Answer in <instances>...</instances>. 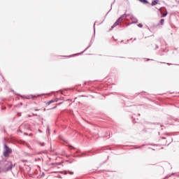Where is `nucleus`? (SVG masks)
Here are the masks:
<instances>
[{
    "mask_svg": "<svg viewBox=\"0 0 179 179\" xmlns=\"http://www.w3.org/2000/svg\"><path fill=\"white\" fill-rule=\"evenodd\" d=\"M163 135H165L166 136H169V135H170L169 133H165Z\"/></svg>",
    "mask_w": 179,
    "mask_h": 179,
    "instance_id": "obj_30",
    "label": "nucleus"
},
{
    "mask_svg": "<svg viewBox=\"0 0 179 179\" xmlns=\"http://www.w3.org/2000/svg\"><path fill=\"white\" fill-rule=\"evenodd\" d=\"M134 41H136V38H134Z\"/></svg>",
    "mask_w": 179,
    "mask_h": 179,
    "instance_id": "obj_45",
    "label": "nucleus"
},
{
    "mask_svg": "<svg viewBox=\"0 0 179 179\" xmlns=\"http://www.w3.org/2000/svg\"><path fill=\"white\" fill-rule=\"evenodd\" d=\"M138 27L142 28L143 27V24L142 23H139L137 24Z\"/></svg>",
    "mask_w": 179,
    "mask_h": 179,
    "instance_id": "obj_20",
    "label": "nucleus"
},
{
    "mask_svg": "<svg viewBox=\"0 0 179 179\" xmlns=\"http://www.w3.org/2000/svg\"><path fill=\"white\" fill-rule=\"evenodd\" d=\"M138 120H139V118L137 117H136V115L134 114V115L132 116V122H133V124H136V121H137Z\"/></svg>",
    "mask_w": 179,
    "mask_h": 179,
    "instance_id": "obj_8",
    "label": "nucleus"
},
{
    "mask_svg": "<svg viewBox=\"0 0 179 179\" xmlns=\"http://www.w3.org/2000/svg\"><path fill=\"white\" fill-rule=\"evenodd\" d=\"M135 21H133L129 24H127V26H131V24H136L138 23V19L135 18Z\"/></svg>",
    "mask_w": 179,
    "mask_h": 179,
    "instance_id": "obj_12",
    "label": "nucleus"
},
{
    "mask_svg": "<svg viewBox=\"0 0 179 179\" xmlns=\"http://www.w3.org/2000/svg\"><path fill=\"white\" fill-rule=\"evenodd\" d=\"M65 174H70V176H73V171H66Z\"/></svg>",
    "mask_w": 179,
    "mask_h": 179,
    "instance_id": "obj_17",
    "label": "nucleus"
},
{
    "mask_svg": "<svg viewBox=\"0 0 179 179\" xmlns=\"http://www.w3.org/2000/svg\"><path fill=\"white\" fill-rule=\"evenodd\" d=\"M99 150H106V149H103V148H101V150L97 149L94 150V152L91 151L90 153H92V155H94V153H99Z\"/></svg>",
    "mask_w": 179,
    "mask_h": 179,
    "instance_id": "obj_13",
    "label": "nucleus"
},
{
    "mask_svg": "<svg viewBox=\"0 0 179 179\" xmlns=\"http://www.w3.org/2000/svg\"><path fill=\"white\" fill-rule=\"evenodd\" d=\"M24 135H25L26 136H27L29 135V133H24Z\"/></svg>",
    "mask_w": 179,
    "mask_h": 179,
    "instance_id": "obj_34",
    "label": "nucleus"
},
{
    "mask_svg": "<svg viewBox=\"0 0 179 179\" xmlns=\"http://www.w3.org/2000/svg\"><path fill=\"white\" fill-rule=\"evenodd\" d=\"M161 139H166L165 137H161Z\"/></svg>",
    "mask_w": 179,
    "mask_h": 179,
    "instance_id": "obj_38",
    "label": "nucleus"
},
{
    "mask_svg": "<svg viewBox=\"0 0 179 179\" xmlns=\"http://www.w3.org/2000/svg\"><path fill=\"white\" fill-rule=\"evenodd\" d=\"M165 13L162 15V17H166V16H167V15H169V12L167 11V9L165 8Z\"/></svg>",
    "mask_w": 179,
    "mask_h": 179,
    "instance_id": "obj_16",
    "label": "nucleus"
},
{
    "mask_svg": "<svg viewBox=\"0 0 179 179\" xmlns=\"http://www.w3.org/2000/svg\"><path fill=\"white\" fill-rule=\"evenodd\" d=\"M129 40H130V41H131V40H132V38H130Z\"/></svg>",
    "mask_w": 179,
    "mask_h": 179,
    "instance_id": "obj_53",
    "label": "nucleus"
},
{
    "mask_svg": "<svg viewBox=\"0 0 179 179\" xmlns=\"http://www.w3.org/2000/svg\"><path fill=\"white\" fill-rule=\"evenodd\" d=\"M38 144H39L41 146H45V143H41V142H38Z\"/></svg>",
    "mask_w": 179,
    "mask_h": 179,
    "instance_id": "obj_23",
    "label": "nucleus"
},
{
    "mask_svg": "<svg viewBox=\"0 0 179 179\" xmlns=\"http://www.w3.org/2000/svg\"><path fill=\"white\" fill-rule=\"evenodd\" d=\"M36 115V114L33 113V116L34 117Z\"/></svg>",
    "mask_w": 179,
    "mask_h": 179,
    "instance_id": "obj_46",
    "label": "nucleus"
},
{
    "mask_svg": "<svg viewBox=\"0 0 179 179\" xmlns=\"http://www.w3.org/2000/svg\"><path fill=\"white\" fill-rule=\"evenodd\" d=\"M44 176H45V173H44V172L42 173L41 177H44Z\"/></svg>",
    "mask_w": 179,
    "mask_h": 179,
    "instance_id": "obj_32",
    "label": "nucleus"
},
{
    "mask_svg": "<svg viewBox=\"0 0 179 179\" xmlns=\"http://www.w3.org/2000/svg\"><path fill=\"white\" fill-rule=\"evenodd\" d=\"M22 163H27V159H22Z\"/></svg>",
    "mask_w": 179,
    "mask_h": 179,
    "instance_id": "obj_25",
    "label": "nucleus"
},
{
    "mask_svg": "<svg viewBox=\"0 0 179 179\" xmlns=\"http://www.w3.org/2000/svg\"><path fill=\"white\" fill-rule=\"evenodd\" d=\"M148 149H152V150H155V149H153V148H152L150 147H149Z\"/></svg>",
    "mask_w": 179,
    "mask_h": 179,
    "instance_id": "obj_36",
    "label": "nucleus"
},
{
    "mask_svg": "<svg viewBox=\"0 0 179 179\" xmlns=\"http://www.w3.org/2000/svg\"><path fill=\"white\" fill-rule=\"evenodd\" d=\"M87 82L85 81L84 85H87Z\"/></svg>",
    "mask_w": 179,
    "mask_h": 179,
    "instance_id": "obj_37",
    "label": "nucleus"
},
{
    "mask_svg": "<svg viewBox=\"0 0 179 179\" xmlns=\"http://www.w3.org/2000/svg\"><path fill=\"white\" fill-rule=\"evenodd\" d=\"M127 41V43H129L130 40H129V39H128Z\"/></svg>",
    "mask_w": 179,
    "mask_h": 179,
    "instance_id": "obj_42",
    "label": "nucleus"
},
{
    "mask_svg": "<svg viewBox=\"0 0 179 179\" xmlns=\"http://www.w3.org/2000/svg\"><path fill=\"white\" fill-rule=\"evenodd\" d=\"M41 122H42V124H44V122L43 121Z\"/></svg>",
    "mask_w": 179,
    "mask_h": 179,
    "instance_id": "obj_52",
    "label": "nucleus"
},
{
    "mask_svg": "<svg viewBox=\"0 0 179 179\" xmlns=\"http://www.w3.org/2000/svg\"><path fill=\"white\" fill-rule=\"evenodd\" d=\"M138 117H141V113H138Z\"/></svg>",
    "mask_w": 179,
    "mask_h": 179,
    "instance_id": "obj_41",
    "label": "nucleus"
},
{
    "mask_svg": "<svg viewBox=\"0 0 179 179\" xmlns=\"http://www.w3.org/2000/svg\"><path fill=\"white\" fill-rule=\"evenodd\" d=\"M148 145H153V144H143L140 146H134L133 149H141V148H143L144 146H148Z\"/></svg>",
    "mask_w": 179,
    "mask_h": 179,
    "instance_id": "obj_11",
    "label": "nucleus"
},
{
    "mask_svg": "<svg viewBox=\"0 0 179 179\" xmlns=\"http://www.w3.org/2000/svg\"><path fill=\"white\" fill-rule=\"evenodd\" d=\"M17 115H18V117H22V113H18Z\"/></svg>",
    "mask_w": 179,
    "mask_h": 179,
    "instance_id": "obj_29",
    "label": "nucleus"
},
{
    "mask_svg": "<svg viewBox=\"0 0 179 179\" xmlns=\"http://www.w3.org/2000/svg\"><path fill=\"white\" fill-rule=\"evenodd\" d=\"M11 92H13V93L14 94H15V96H20L22 97V99H30V97H32V99H36V97H40L41 96H44V94H30V95H28V96H24V95H22L20 94H17L16 93V92H15V90H12Z\"/></svg>",
    "mask_w": 179,
    "mask_h": 179,
    "instance_id": "obj_4",
    "label": "nucleus"
},
{
    "mask_svg": "<svg viewBox=\"0 0 179 179\" xmlns=\"http://www.w3.org/2000/svg\"><path fill=\"white\" fill-rule=\"evenodd\" d=\"M58 100L57 99H51L50 101L46 103V106H50V104H52V103H57Z\"/></svg>",
    "mask_w": 179,
    "mask_h": 179,
    "instance_id": "obj_9",
    "label": "nucleus"
},
{
    "mask_svg": "<svg viewBox=\"0 0 179 179\" xmlns=\"http://www.w3.org/2000/svg\"><path fill=\"white\" fill-rule=\"evenodd\" d=\"M87 50H89V48H86L83 52H78V53H76L73 55H70V56H66V57H69V58L72 57H76L78 55H80V54H83V52H85V51H87Z\"/></svg>",
    "mask_w": 179,
    "mask_h": 179,
    "instance_id": "obj_7",
    "label": "nucleus"
},
{
    "mask_svg": "<svg viewBox=\"0 0 179 179\" xmlns=\"http://www.w3.org/2000/svg\"><path fill=\"white\" fill-rule=\"evenodd\" d=\"M28 117H31V116L30 115H29Z\"/></svg>",
    "mask_w": 179,
    "mask_h": 179,
    "instance_id": "obj_49",
    "label": "nucleus"
},
{
    "mask_svg": "<svg viewBox=\"0 0 179 179\" xmlns=\"http://www.w3.org/2000/svg\"><path fill=\"white\" fill-rule=\"evenodd\" d=\"M157 49H159V45H155V50H157Z\"/></svg>",
    "mask_w": 179,
    "mask_h": 179,
    "instance_id": "obj_31",
    "label": "nucleus"
},
{
    "mask_svg": "<svg viewBox=\"0 0 179 179\" xmlns=\"http://www.w3.org/2000/svg\"><path fill=\"white\" fill-rule=\"evenodd\" d=\"M130 19H131V20H135V19H136V17H135V16H134V15H131V17H130Z\"/></svg>",
    "mask_w": 179,
    "mask_h": 179,
    "instance_id": "obj_24",
    "label": "nucleus"
},
{
    "mask_svg": "<svg viewBox=\"0 0 179 179\" xmlns=\"http://www.w3.org/2000/svg\"><path fill=\"white\" fill-rule=\"evenodd\" d=\"M38 160L40 162L41 160V158H38Z\"/></svg>",
    "mask_w": 179,
    "mask_h": 179,
    "instance_id": "obj_40",
    "label": "nucleus"
},
{
    "mask_svg": "<svg viewBox=\"0 0 179 179\" xmlns=\"http://www.w3.org/2000/svg\"><path fill=\"white\" fill-rule=\"evenodd\" d=\"M101 23H103V21L100 23V24H101Z\"/></svg>",
    "mask_w": 179,
    "mask_h": 179,
    "instance_id": "obj_50",
    "label": "nucleus"
},
{
    "mask_svg": "<svg viewBox=\"0 0 179 179\" xmlns=\"http://www.w3.org/2000/svg\"><path fill=\"white\" fill-rule=\"evenodd\" d=\"M138 1H139V2H141V0H138Z\"/></svg>",
    "mask_w": 179,
    "mask_h": 179,
    "instance_id": "obj_56",
    "label": "nucleus"
},
{
    "mask_svg": "<svg viewBox=\"0 0 179 179\" xmlns=\"http://www.w3.org/2000/svg\"><path fill=\"white\" fill-rule=\"evenodd\" d=\"M129 16H131V14L124 13L123 15H122L119 18L117 19V20L115 22V23L111 26L110 29H109V31H111L114 28L117 27V26H120V23L122 22V20H125Z\"/></svg>",
    "mask_w": 179,
    "mask_h": 179,
    "instance_id": "obj_2",
    "label": "nucleus"
},
{
    "mask_svg": "<svg viewBox=\"0 0 179 179\" xmlns=\"http://www.w3.org/2000/svg\"><path fill=\"white\" fill-rule=\"evenodd\" d=\"M147 61H153V59H147Z\"/></svg>",
    "mask_w": 179,
    "mask_h": 179,
    "instance_id": "obj_35",
    "label": "nucleus"
},
{
    "mask_svg": "<svg viewBox=\"0 0 179 179\" xmlns=\"http://www.w3.org/2000/svg\"><path fill=\"white\" fill-rule=\"evenodd\" d=\"M61 104H62V102H60V103H57V105H56L55 107H53L52 108L53 109H55V108H57V106H61Z\"/></svg>",
    "mask_w": 179,
    "mask_h": 179,
    "instance_id": "obj_22",
    "label": "nucleus"
},
{
    "mask_svg": "<svg viewBox=\"0 0 179 179\" xmlns=\"http://www.w3.org/2000/svg\"><path fill=\"white\" fill-rule=\"evenodd\" d=\"M96 23H97L96 21L94 23V34L92 35L90 41L91 45L93 44V41H94V38L96 37Z\"/></svg>",
    "mask_w": 179,
    "mask_h": 179,
    "instance_id": "obj_6",
    "label": "nucleus"
},
{
    "mask_svg": "<svg viewBox=\"0 0 179 179\" xmlns=\"http://www.w3.org/2000/svg\"><path fill=\"white\" fill-rule=\"evenodd\" d=\"M3 149H4V151L3 152V155L4 157H9V155H10V153H12V148H9V146H8V145H6V143H4Z\"/></svg>",
    "mask_w": 179,
    "mask_h": 179,
    "instance_id": "obj_5",
    "label": "nucleus"
},
{
    "mask_svg": "<svg viewBox=\"0 0 179 179\" xmlns=\"http://www.w3.org/2000/svg\"><path fill=\"white\" fill-rule=\"evenodd\" d=\"M69 148L70 150H72V149L73 150H76V152L72 155L73 157H83V156H88L87 152H83L81 155H76V154L78 153H80V150L73 146H72L71 145H69Z\"/></svg>",
    "mask_w": 179,
    "mask_h": 179,
    "instance_id": "obj_3",
    "label": "nucleus"
},
{
    "mask_svg": "<svg viewBox=\"0 0 179 179\" xmlns=\"http://www.w3.org/2000/svg\"><path fill=\"white\" fill-rule=\"evenodd\" d=\"M175 65H179V64H175Z\"/></svg>",
    "mask_w": 179,
    "mask_h": 179,
    "instance_id": "obj_59",
    "label": "nucleus"
},
{
    "mask_svg": "<svg viewBox=\"0 0 179 179\" xmlns=\"http://www.w3.org/2000/svg\"><path fill=\"white\" fill-rule=\"evenodd\" d=\"M159 64H166V65H169V66L173 65V64L171 63H166V62H160Z\"/></svg>",
    "mask_w": 179,
    "mask_h": 179,
    "instance_id": "obj_21",
    "label": "nucleus"
},
{
    "mask_svg": "<svg viewBox=\"0 0 179 179\" xmlns=\"http://www.w3.org/2000/svg\"><path fill=\"white\" fill-rule=\"evenodd\" d=\"M159 25L162 26V24H164V19H161L158 23Z\"/></svg>",
    "mask_w": 179,
    "mask_h": 179,
    "instance_id": "obj_15",
    "label": "nucleus"
},
{
    "mask_svg": "<svg viewBox=\"0 0 179 179\" xmlns=\"http://www.w3.org/2000/svg\"><path fill=\"white\" fill-rule=\"evenodd\" d=\"M59 178H62L61 176H59Z\"/></svg>",
    "mask_w": 179,
    "mask_h": 179,
    "instance_id": "obj_55",
    "label": "nucleus"
},
{
    "mask_svg": "<svg viewBox=\"0 0 179 179\" xmlns=\"http://www.w3.org/2000/svg\"><path fill=\"white\" fill-rule=\"evenodd\" d=\"M175 121H177V119H176Z\"/></svg>",
    "mask_w": 179,
    "mask_h": 179,
    "instance_id": "obj_57",
    "label": "nucleus"
},
{
    "mask_svg": "<svg viewBox=\"0 0 179 179\" xmlns=\"http://www.w3.org/2000/svg\"><path fill=\"white\" fill-rule=\"evenodd\" d=\"M159 0H152L151 3V6H156V5L159 4Z\"/></svg>",
    "mask_w": 179,
    "mask_h": 179,
    "instance_id": "obj_10",
    "label": "nucleus"
},
{
    "mask_svg": "<svg viewBox=\"0 0 179 179\" xmlns=\"http://www.w3.org/2000/svg\"><path fill=\"white\" fill-rule=\"evenodd\" d=\"M118 30H122V25H120L118 28Z\"/></svg>",
    "mask_w": 179,
    "mask_h": 179,
    "instance_id": "obj_28",
    "label": "nucleus"
},
{
    "mask_svg": "<svg viewBox=\"0 0 179 179\" xmlns=\"http://www.w3.org/2000/svg\"><path fill=\"white\" fill-rule=\"evenodd\" d=\"M92 47V42H90L89 45L87 47V48H90Z\"/></svg>",
    "mask_w": 179,
    "mask_h": 179,
    "instance_id": "obj_26",
    "label": "nucleus"
},
{
    "mask_svg": "<svg viewBox=\"0 0 179 179\" xmlns=\"http://www.w3.org/2000/svg\"><path fill=\"white\" fill-rule=\"evenodd\" d=\"M46 132H47L48 135H50V126L49 125L47 126Z\"/></svg>",
    "mask_w": 179,
    "mask_h": 179,
    "instance_id": "obj_18",
    "label": "nucleus"
},
{
    "mask_svg": "<svg viewBox=\"0 0 179 179\" xmlns=\"http://www.w3.org/2000/svg\"><path fill=\"white\" fill-rule=\"evenodd\" d=\"M66 157H70V155H66Z\"/></svg>",
    "mask_w": 179,
    "mask_h": 179,
    "instance_id": "obj_43",
    "label": "nucleus"
},
{
    "mask_svg": "<svg viewBox=\"0 0 179 179\" xmlns=\"http://www.w3.org/2000/svg\"><path fill=\"white\" fill-rule=\"evenodd\" d=\"M148 29V30H150V29L149 27Z\"/></svg>",
    "mask_w": 179,
    "mask_h": 179,
    "instance_id": "obj_51",
    "label": "nucleus"
},
{
    "mask_svg": "<svg viewBox=\"0 0 179 179\" xmlns=\"http://www.w3.org/2000/svg\"><path fill=\"white\" fill-rule=\"evenodd\" d=\"M106 161H105L103 163H106Z\"/></svg>",
    "mask_w": 179,
    "mask_h": 179,
    "instance_id": "obj_58",
    "label": "nucleus"
},
{
    "mask_svg": "<svg viewBox=\"0 0 179 179\" xmlns=\"http://www.w3.org/2000/svg\"><path fill=\"white\" fill-rule=\"evenodd\" d=\"M87 83H88V84L90 83V81H88Z\"/></svg>",
    "mask_w": 179,
    "mask_h": 179,
    "instance_id": "obj_48",
    "label": "nucleus"
},
{
    "mask_svg": "<svg viewBox=\"0 0 179 179\" xmlns=\"http://www.w3.org/2000/svg\"><path fill=\"white\" fill-rule=\"evenodd\" d=\"M22 105H23V103H21V106H22Z\"/></svg>",
    "mask_w": 179,
    "mask_h": 179,
    "instance_id": "obj_54",
    "label": "nucleus"
},
{
    "mask_svg": "<svg viewBox=\"0 0 179 179\" xmlns=\"http://www.w3.org/2000/svg\"><path fill=\"white\" fill-rule=\"evenodd\" d=\"M113 3H114V2H113V3H111V7H112V8H110V10H108V13L106 14L105 17H106V16H107V15H108V14L110 13V12L111 11V9H113Z\"/></svg>",
    "mask_w": 179,
    "mask_h": 179,
    "instance_id": "obj_19",
    "label": "nucleus"
},
{
    "mask_svg": "<svg viewBox=\"0 0 179 179\" xmlns=\"http://www.w3.org/2000/svg\"><path fill=\"white\" fill-rule=\"evenodd\" d=\"M140 2L141 3H143L144 5L149 3V1L148 0H141Z\"/></svg>",
    "mask_w": 179,
    "mask_h": 179,
    "instance_id": "obj_14",
    "label": "nucleus"
},
{
    "mask_svg": "<svg viewBox=\"0 0 179 179\" xmlns=\"http://www.w3.org/2000/svg\"><path fill=\"white\" fill-rule=\"evenodd\" d=\"M0 166V173H8V171H12L13 167L16 166V164L6 160H1Z\"/></svg>",
    "mask_w": 179,
    "mask_h": 179,
    "instance_id": "obj_1",
    "label": "nucleus"
},
{
    "mask_svg": "<svg viewBox=\"0 0 179 179\" xmlns=\"http://www.w3.org/2000/svg\"><path fill=\"white\" fill-rule=\"evenodd\" d=\"M27 156H31V154H29V153H28V154H27Z\"/></svg>",
    "mask_w": 179,
    "mask_h": 179,
    "instance_id": "obj_39",
    "label": "nucleus"
},
{
    "mask_svg": "<svg viewBox=\"0 0 179 179\" xmlns=\"http://www.w3.org/2000/svg\"><path fill=\"white\" fill-rule=\"evenodd\" d=\"M121 43H124V40H122V41H121Z\"/></svg>",
    "mask_w": 179,
    "mask_h": 179,
    "instance_id": "obj_44",
    "label": "nucleus"
},
{
    "mask_svg": "<svg viewBox=\"0 0 179 179\" xmlns=\"http://www.w3.org/2000/svg\"><path fill=\"white\" fill-rule=\"evenodd\" d=\"M150 124H152L153 125H160V123H150Z\"/></svg>",
    "mask_w": 179,
    "mask_h": 179,
    "instance_id": "obj_27",
    "label": "nucleus"
},
{
    "mask_svg": "<svg viewBox=\"0 0 179 179\" xmlns=\"http://www.w3.org/2000/svg\"><path fill=\"white\" fill-rule=\"evenodd\" d=\"M38 131H39V132H41V130L38 129Z\"/></svg>",
    "mask_w": 179,
    "mask_h": 179,
    "instance_id": "obj_47",
    "label": "nucleus"
},
{
    "mask_svg": "<svg viewBox=\"0 0 179 179\" xmlns=\"http://www.w3.org/2000/svg\"><path fill=\"white\" fill-rule=\"evenodd\" d=\"M1 110H6V107H2Z\"/></svg>",
    "mask_w": 179,
    "mask_h": 179,
    "instance_id": "obj_33",
    "label": "nucleus"
}]
</instances>
